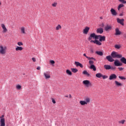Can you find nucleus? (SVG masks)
I'll use <instances>...</instances> for the list:
<instances>
[{
	"instance_id": "nucleus-1",
	"label": "nucleus",
	"mask_w": 126,
	"mask_h": 126,
	"mask_svg": "<svg viewBox=\"0 0 126 126\" xmlns=\"http://www.w3.org/2000/svg\"><path fill=\"white\" fill-rule=\"evenodd\" d=\"M6 51H7V47L4 45H0V55L1 56H4L6 54Z\"/></svg>"
},
{
	"instance_id": "nucleus-2",
	"label": "nucleus",
	"mask_w": 126,
	"mask_h": 126,
	"mask_svg": "<svg viewBox=\"0 0 126 126\" xmlns=\"http://www.w3.org/2000/svg\"><path fill=\"white\" fill-rule=\"evenodd\" d=\"M101 37V35H97L95 33H93L90 34V36L88 38L89 41H93L92 38H94V39H95V40L100 39V37Z\"/></svg>"
},
{
	"instance_id": "nucleus-3",
	"label": "nucleus",
	"mask_w": 126,
	"mask_h": 126,
	"mask_svg": "<svg viewBox=\"0 0 126 126\" xmlns=\"http://www.w3.org/2000/svg\"><path fill=\"white\" fill-rule=\"evenodd\" d=\"M111 56L113 59H121V58H123V55H122V54H119L118 52L115 51H113L111 53Z\"/></svg>"
},
{
	"instance_id": "nucleus-4",
	"label": "nucleus",
	"mask_w": 126,
	"mask_h": 126,
	"mask_svg": "<svg viewBox=\"0 0 126 126\" xmlns=\"http://www.w3.org/2000/svg\"><path fill=\"white\" fill-rule=\"evenodd\" d=\"M83 84L86 87H90L92 86V83H91L88 80H84L83 81Z\"/></svg>"
},
{
	"instance_id": "nucleus-5",
	"label": "nucleus",
	"mask_w": 126,
	"mask_h": 126,
	"mask_svg": "<svg viewBox=\"0 0 126 126\" xmlns=\"http://www.w3.org/2000/svg\"><path fill=\"white\" fill-rule=\"evenodd\" d=\"M112 29V27L110 25H106V26L104 27V30L106 31V32H110Z\"/></svg>"
},
{
	"instance_id": "nucleus-6",
	"label": "nucleus",
	"mask_w": 126,
	"mask_h": 126,
	"mask_svg": "<svg viewBox=\"0 0 126 126\" xmlns=\"http://www.w3.org/2000/svg\"><path fill=\"white\" fill-rule=\"evenodd\" d=\"M43 74L45 79H49L51 78V75H50V72L46 71L44 72Z\"/></svg>"
},
{
	"instance_id": "nucleus-7",
	"label": "nucleus",
	"mask_w": 126,
	"mask_h": 126,
	"mask_svg": "<svg viewBox=\"0 0 126 126\" xmlns=\"http://www.w3.org/2000/svg\"><path fill=\"white\" fill-rule=\"evenodd\" d=\"M91 43H94V44H96V45H98V46H101L102 45V43L100 42V40H98L97 39H95V40H91Z\"/></svg>"
},
{
	"instance_id": "nucleus-8",
	"label": "nucleus",
	"mask_w": 126,
	"mask_h": 126,
	"mask_svg": "<svg viewBox=\"0 0 126 126\" xmlns=\"http://www.w3.org/2000/svg\"><path fill=\"white\" fill-rule=\"evenodd\" d=\"M89 30H90V28L88 27H86L83 30V33L85 35H87L88 32H89Z\"/></svg>"
},
{
	"instance_id": "nucleus-9",
	"label": "nucleus",
	"mask_w": 126,
	"mask_h": 126,
	"mask_svg": "<svg viewBox=\"0 0 126 126\" xmlns=\"http://www.w3.org/2000/svg\"><path fill=\"white\" fill-rule=\"evenodd\" d=\"M106 59L108 62H110V63H113V62L115 61V60H114L111 55L106 56Z\"/></svg>"
},
{
	"instance_id": "nucleus-10",
	"label": "nucleus",
	"mask_w": 126,
	"mask_h": 126,
	"mask_svg": "<svg viewBox=\"0 0 126 126\" xmlns=\"http://www.w3.org/2000/svg\"><path fill=\"white\" fill-rule=\"evenodd\" d=\"M114 65L115 66H122L123 65V63H120V61H119V60H116L114 62Z\"/></svg>"
},
{
	"instance_id": "nucleus-11",
	"label": "nucleus",
	"mask_w": 126,
	"mask_h": 126,
	"mask_svg": "<svg viewBox=\"0 0 126 126\" xmlns=\"http://www.w3.org/2000/svg\"><path fill=\"white\" fill-rule=\"evenodd\" d=\"M111 13L113 16H117L118 15V12L114 8H111L110 10Z\"/></svg>"
},
{
	"instance_id": "nucleus-12",
	"label": "nucleus",
	"mask_w": 126,
	"mask_h": 126,
	"mask_svg": "<svg viewBox=\"0 0 126 126\" xmlns=\"http://www.w3.org/2000/svg\"><path fill=\"white\" fill-rule=\"evenodd\" d=\"M109 80H114V79H117V75L115 74H111L109 78Z\"/></svg>"
},
{
	"instance_id": "nucleus-13",
	"label": "nucleus",
	"mask_w": 126,
	"mask_h": 126,
	"mask_svg": "<svg viewBox=\"0 0 126 126\" xmlns=\"http://www.w3.org/2000/svg\"><path fill=\"white\" fill-rule=\"evenodd\" d=\"M117 21L118 23H119L120 24H121V25L124 26V21H125V19H120V18H117Z\"/></svg>"
},
{
	"instance_id": "nucleus-14",
	"label": "nucleus",
	"mask_w": 126,
	"mask_h": 126,
	"mask_svg": "<svg viewBox=\"0 0 126 126\" xmlns=\"http://www.w3.org/2000/svg\"><path fill=\"white\" fill-rule=\"evenodd\" d=\"M1 27L3 29V33H6V32H7V29H6V27H5V25H4V24H1Z\"/></svg>"
},
{
	"instance_id": "nucleus-15",
	"label": "nucleus",
	"mask_w": 126,
	"mask_h": 126,
	"mask_svg": "<svg viewBox=\"0 0 126 126\" xmlns=\"http://www.w3.org/2000/svg\"><path fill=\"white\" fill-rule=\"evenodd\" d=\"M104 32V30L102 28H99L96 30V32L102 34Z\"/></svg>"
},
{
	"instance_id": "nucleus-16",
	"label": "nucleus",
	"mask_w": 126,
	"mask_h": 126,
	"mask_svg": "<svg viewBox=\"0 0 126 126\" xmlns=\"http://www.w3.org/2000/svg\"><path fill=\"white\" fill-rule=\"evenodd\" d=\"M0 126H5L4 118H2L0 120Z\"/></svg>"
},
{
	"instance_id": "nucleus-17",
	"label": "nucleus",
	"mask_w": 126,
	"mask_h": 126,
	"mask_svg": "<svg viewBox=\"0 0 126 126\" xmlns=\"http://www.w3.org/2000/svg\"><path fill=\"white\" fill-rule=\"evenodd\" d=\"M20 31L22 34H26V32H25V27H21Z\"/></svg>"
},
{
	"instance_id": "nucleus-18",
	"label": "nucleus",
	"mask_w": 126,
	"mask_h": 126,
	"mask_svg": "<svg viewBox=\"0 0 126 126\" xmlns=\"http://www.w3.org/2000/svg\"><path fill=\"white\" fill-rule=\"evenodd\" d=\"M75 64L77 66H80V67H81V68L83 67V65L78 62H75Z\"/></svg>"
},
{
	"instance_id": "nucleus-19",
	"label": "nucleus",
	"mask_w": 126,
	"mask_h": 126,
	"mask_svg": "<svg viewBox=\"0 0 126 126\" xmlns=\"http://www.w3.org/2000/svg\"><path fill=\"white\" fill-rule=\"evenodd\" d=\"M103 41H106V36L100 35V37H99V41L102 42Z\"/></svg>"
},
{
	"instance_id": "nucleus-20",
	"label": "nucleus",
	"mask_w": 126,
	"mask_h": 126,
	"mask_svg": "<svg viewBox=\"0 0 126 126\" xmlns=\"http://www.w3.org/2000/svg\"><path fill=\"white\" fill-rule=\"evenodd\" d=\"M103 67L105 69H106V70L111 69V65H110L105 64L103 66Z\"/></svg>"
},
{
	"instance_id": "nucleus-21",
	"label": "nucleus",
	"mask_w": 126,
	"mask_h": 126,
	"mask_svg": "<svg viewBox=\"0 0 126 126\" xmlns=\"http://www.w3.org/2000/svg\"><path fill=\"white\" fill-rule=\"evenodd\" d=\"M115 35H121V31H120V30H119V28L115 29Z\"/></svg>"
},
{
	"instance_id": "nucleus-22",
	"label": "nucleus",
	"mask_w": 126,
	"mask_h": 126,
	"mask_svg": "<svg viewBox=\"0 0 126 126\" xmlns=\"http://www.w3.org/2000/svg\"><path fill=\"white\" fill-rule=\"evenodd\" d=\"M120 61L122 63L126 64V59L125 57H122V58L120 59Z\"/></svg>"
},
{
	"instance_id": "nucleus-23",
	"label": "nucleus",
	"mask_w": 126,
	"mask_h": 126,
	"mask_svg": "<svg viewBox=\"0 0 126 126\" xmlns=\"http://www.w3.org/2000/svg\"><path fill=\"white\" fill-rule=\"evenodd\" d=\"M82 74L84 75H86V76L89 77L90 76V74L87 72V70H84L82 72Z\"/></svg>"
},
{
	"instance_id": "nucleus-24",
	"label": "nucleus",
	"mask_w": 126,
	"mask_h": 126,
	"mask_svg": "<svg viewBox=\"0 0 126 126\" xmlns=\"http://www.w3.org/2000/svg\"><path fill=\"white\" fill-rule=\"evenodd\" d=\"M15 50L17 52H18V51H23V48L22 47H20V46H17L15 48Z\"/></svg>"
},
{
	"instance_id": "nucleus-25",
	"label": "nucleus",
	"mask_w": 126,
	"mask_h": 126,
	"mask_svg": "<svg viewBox=\"0 0 126 126\" xmlns=\"http://www.w3.org/2000/svg\"><path fill=\"white\" fill-rule=\"evenodd\" d=\"M79 103L82 106H84L85 105H87V103L86 102H85V101H84V100H81L79 101Z\"/></svg>"
},
{
	"instance_id": "nucleus-26",
	"label": "nucleus",
	"mask_w": 126,
	"mask_h": 126,
	"mask_svg": "<svg viewBox=\"0 0 126 126\" xmlns=\"http://www.w3.org/2000/svg\"><path fill=\"white\" fill-rule=\"evenodd\" d=\"M96 77H97V78H101L103 76V74H102L101 73H98L95 74Z\"/></svg>"
},
{
	"instance_id": "nucleus-27",
	"label": "nucleus",
	"mask_w": 126,
	"mask_h": 126,
	"mask_svg": "<svg viewBox=\"0 0 126 126\" xmlns=\"http://www.w3.org/2000/svg\"><path fill=\"white\" fill-rule=\"evenodd\" d=\"M115 83L116 86H123V84L119 82L118 81H115Z\"/></svg>"
},
{
	"instance_id": "nucleus-28",
	"label": "nucleus",
	"mask_w": 126,
	"mask_h": 126,
	"mask_svg": "<svg viewBox=\"0 0 126 126\" xmlns=\"http://www.w3.org/2000/svg\"><path fill=\"white\" fill-rule=\"evenodd\" d=\"M91 69H93L94 71H96V67L94 65H91L90 67Z\"/></svg>"
},
{
	"instance_id": "nucleus-29",
	"label": "nucleus",
	"mask_w": 126,
	"mask_h": 126,
	"mask_svg": "<svg viewBox=\"0 0 126 126\" xmlns=\"http://www.w3.org/2000/svg\"><path fill=\"white\" fill-rule=\"evenodd\" d=\"M71 70L74 73H76L77 71H78V69L75 68H73L71 69Z\"/></svg>"
},
{
	"instance_id": "nucleus-30",
	"label": "nucleus",
	"mask_w": 126,
	"mask_h": 126,
	"mask_svg": "<svg viewBox=\"0 0 126 126\" xmlns=\"http://www.w3.org/2000/svg\"><path fill=\"white\" fill-rule=\"evenodd\" d=\"M95 54H96L98 56H103V52L102 51H96L95 52Z\"/></svg>"
},
{
	"instance_id": "nucleus-31",
	"label": "nucleus",
	"mask_w": 126,
	"mask_h": 126,
	"mask_svg": "<svg viewBox=\"0 0 126 126\" xmlns=\"http://www.w3.org/2000/svg\"><path fill=\"white\" fill-rule=\"evenodd\" d=\"M66 73H67V74H68V75H72V73L69 69H67L66 70Z\"/></svg>"
},
{
	"instance_id": "nucleus-32",
	"label": "nucleus",
	"mask_w": 126,
	"mask_h": 126,
	"mask_svg": "<svg viewBox=\"0 0 126 126\" xmlns=\"http://www.w3.org/2000/svg\"><path fill=\"white\" fill-rule=\"evenodd\" d=\"M126 123V120H122L118 121V124H121V125H124Z\"/></svg>"
},
{
	"instance_id": "nucleus-33",
	"label": "nucleus",
	"mask_w": 126,
	"mask_h": 126,
	"mask_svg": "<svg viewBox=\"0 0 126 126\" xmlns=\"http://www.w3.org/2000/svg\"><path fill=\"white\" fill-rule=\"evenodd\" d=\"M124 6H125L124 4H120L118 7V10H120L121 8H122V7H124Z\"/></svg>"
},
{
	"instance_id": "nucleus-34",
	"label": "nucleus",
	"mask_w": 126,
	"mask_h": 126,
	"mask_svg": "<svg viewBox=\"0 0 126 126\" xmlns=\"http://www.w3.org/2000/svg\"><path fill=\"white\" fill-rule=\"evenodd\" d=\"M85 102L87 103V104L90 103V98L86 97L85 99Z\"/></svg>"
},
{
	"instance_id": "nucleus-35",
	"label": "nucleus",
	"mask_w": 126,
	"mask_h": 126,
	"mask_svg": "<svg viewBox=\"0 0 126 126\" xmlns=\"http://www.w3.org/2000/svg\"><path fill=\"white\" fill-rule=\"evenodd\" d=\"M16 88L17 90H20V89H21V86L20 85H17L16 86Z\"/></svg>"
},
{
	"instance_id": "nucleus-36",
	"label": "nucleus",
	"mask_w": 126,
	"mask_h": 126,
	"mask_svg": "<svg viewBox=\"0 0 126 126\" xmlns=\"http://www.w3.org/2000/svg\"><path fill=\"white\" fill-rule=\"evenodd\" d=\"M89 63L90 64V65H93L94 64V61L92 60H90L89 61Z\"/></svg>"
},
{
	"instance_id": "nucleus-37",
	"label": "nucleus",
	"mask_w": 126,
	"mask_h": 126,
	"mask_svg": "<svg viewBox=\"0 0 126 126\" xmlns=\"http://www.w3.org/2000/svg\"><path fill=\"white\" fill-rule=\"evenodd\" d=\"M60 29H62V26H61V25H59L56 27V30L58 31L60 30Z\"/></svg>"
},
{
	"instance_id": "nucleus-38",
	"label": "nucleus",
	"mask_w": 126,
	"mask_h": 126,
	"mask_svg": "<svg viewBox=\"0 0 126 126\" xmlns=\"http://www.w3.org/2000/svg\"><path fill=\"white\" fill-rule=\"evenodd\" d=\"M118 77H119V78H120V79H121V80H126V78L125 77H123V76H119Z\"/></svg>"
},
{
	"instance_id": "nucleus-39",
	"label": "nucleus",
	"mask_w": 126,
	"mask_h": 126,
	"mask_svg": "<svg viewBox=\"0 0 126 126\" xmlns=\"http://www.w3.org/2000/svg\"><path fill=\"white\" fill-rule=\"evenodd\" d=\"M17 45L20 47L21 46H23V43L22 42H17Z\"/></svg>"
},
{
	"instance_id": "nucleus-40",
	"label": "nucleus",
	"mask_w": 126,
	"mask_h": 126,
	"mask_svg": "<svg viewBox=\"0 0 126 126\" xmlns=\"http://www.w3.org/2000/svg\"><path fill=\"white\" fill-rule=\"evenodd\" d=\"M87 59H88V60H93V61H96V59L93 57H87Z\"/></svg>"
},
{
	"instance_id": "nucleus-41",
	"label": "nucleus",
	"mask_w": 126,
	"mask_h": 126,
	"mask_svg": "<svg viewBox=\"0 0 126 126\" xmlns=\"http://www.w3.org/2000/svg\"><path fill=\"white\" fill-rule=\"evenodd\" d=\"M57 5H58V3L57 2H54L52 4V6H53V7H56Z\"/></svg>"
},
{
	"instance_id": "nucleus-42",
	"label": "nucleus",
	"mask_w": 126,
	"mask_h": 126,
	"mask_svg": "<svg viewBox=\"0 0 126 126\" xmlns=\"http://www.w3.org/2000/svg\"><path fill=\"white\" fill-rule=\"evenodd\" d=\"M121 3H126V1L125 0H118Z\"/></svg>"
},
{
	"instance_id": "nucleus-43",
	"label": "nucleus",
	"mask_w": 126,
	"mask_h": 126,
	"mask_svg": "<svg viewBox=\"0 0 126 126\" xmlns=\"http://www.w3.org/2000/svg\"><path fill=\"white\" fill-rule=\"evenodd\" d=\"M115 48L116 49H120L121 48V45L116 44L115 45Z\"/></svg>"
},
{
	"instance_id": "nucleus-44",
	"label": "nucleus",
	"mask_w": 126,
	"mask_h": 126,
	"mask_svg": "<svg viewBox=\"0 0 126 126\" xmlns=\"http://www.w3.org/2000/svg\"><path fill=\"white\" fill-rule=\"evenodd\" d=\"M101 77H102L103 79H106L108 78V76L102 75V76Z\"/></svg>"
},
{
	"instance_id": "nucleus-45",
	"label": "nucleus",
	"mask_w": 126,
	"mask_h": 126,
	"mask_svg": "<svg viewBox=\"0 0 126 126\" xmlns=\"http://www.w3.org/2000/svg\"><path fill=\"white\" fill-rule=\"evenodd\" d=\"M112 70L115 71L116 70V67L115 66H111V69Z\"/></svg>"
},
{
	"instance_id": "nucleus-46",
	"label": "nucleus",
	"mask_w": 126,
	"mask_h": 126,
	"mask_svg": "<svg viewBox=\"0 0 126 126\" xmlns=\"http://www.w3.org/2000/svg\"><path fill=\"white\" fill-rule=\"evenodd\" d=\"M52 100V103H53V104H56V100H55V99H54V98H51Z\"/></svg>"
},
{
	"instance_id": "nucleus-47",
	"label": "nucleus",
	"mask_w": 126,
	"mask_h": 126,
	"mask_svg": "<svg viewBox=\"0 0 126 126\" xmlns=\"http://www.w3.org/2000/svg\"><path fill=\"white\" fill-rule=\"evenodd\" d=\"M50 63L51 64H55V61L53 60H50Z\"/></svg>"
},
{
	"instance_id": "nucleus-48",
	"label": "nucleus",
	"mask_w": 126,
	"mask_h": 126,
	"mask_svg": "<svg viewBox=\"0 0 126 126\" xmlns=\"http://www.w3.org/2000/svg\"><path fill=\"white\" fill-rule=\"evenodd\" d=\"M118 69H119L120 71H122V70H124V67H118Z\"/></svg>"
},
{
	"instance_id": "nucleus-49",
	"label": "nucleus",
	"mask_w": 126,
	"mask_h": 126,
	"mask_svg": "<svg viewBox=\"0 0 126 126\" xmlns=\"http://www.w3.org/2000/svg\"><path fill=\"white\" fill-rule=\"evenodd\" d=\"M32 62H33V63H35L36 62V58H32Z\"/></svg>"
},
{
	"instance_id": "nucleus-50",
	"label": "nucleus",
	"mask_w": 126,
	"mask_h": 126,
	"mask_svg": "<svg viewBox=\"0 0 126 126\" xmlns=\"http://www.w3.org/2000/svg\"><path fill=\"white\" fill-rule=\"evenodd\" d=\"M36 69H37V70H40V69H41V67L38 66V67L36 68Z\"/></svg>"
},
{
	"instance_id": "nucleus-51",
	"label": "nucleus",
	"mask_w": 126,
	"mask_h": 126,
	"mask_svg": "<svg viewBox=\"0 0 126 126\" xmlns=\"http://www.w3.org/2000/svg\"><path fill=\"white\" fill-rule=\"evenodd\" d=\"M104 24L102 23L100 25V27H104Z\"/></svg>"
},
{
	"instance_id": "nucleus-52",
	"label": "nucleus",
	"mask_w": 126,
	"mask_h": 126,
	"mask_svg": "<svg viewBox=\"0 0 126 126\" xmlns=\"http://www.w3.org/2000/svg\"><path fill=\"white\" fill-rule=\"evenodd\" d=\"M83 56L85 57L87 59V58H89L88 57H87V56H86V54H85V53L83 54Z\"/></svg>"
},
{
	"instance_id": "nucleus-53",
	"label": "nucleus",
	"mask_w": 126,
	"mask_h": 126,
	"mask_svg": "<svg viewBox=\"0 0 126 126\" xmlns=\"http://www.w3.org/2000/svg\"><path fill=\"white\" fill-rule=\"evenodd\" d=\"M4 117V115H2L1 117H0V119H3Z\"/></svg>"
},
{
	"instance_id": "nucleus-54",
	"label": "nucleus",
	"mask_w": 126,
	"mask_h": 126,
	"mask_svg": "<svg viewBox=\"0 0 126 126\" xmlns=\"http://www.w3.org/2000/svg\"><path fill=\"white\" fill-rule=\"evenodd\" d=\"M124 15V14L123 13H121L120 14V16H123Z\"/></svg>"
},
{
	"instance_id": "nucleus-55",
	"label": "nucleus",
	"mask_w": 126,
	"mask_h": 126,
	"mask_svg": "<svg viewBox=\"0 0 126 126\" xmlns=\"http://www.w3.org/2000/svg\"><path fill=\"white\" fill-rule=\"evenodd\" d=\"M72 96H71V94H69V98H71Z\"/></svg>"
},
{
	"instance_id": "nucleus-56",
	"label": "nucleus",
	"mask_w": 126,
	"mask_h": 126,
	"mask_svg": "<svg viewBox=\"0 0 126 126\" xmlns=\"http://www.w3.org/2000/svg\"><path fill=\"white\" fill-rule=\"evenodd\" d=\"M100 19H103V17H100Z\"/></svg>"
},
{
	"instance_id": "nucleus-57",
	"label": "nucleus",
	"mask_w": 126,
	"mask_h": 126,
	"mask_svg": "<svg viewBox=\"0 0 126 126\" xmlns=\"http://www.w3.org/2000/svg\"><path fill=\"white\" fill-rule=\"evenodd\" d=\"M65 97H66V98L68 97V95H65Z\"/></svg>"
},
{
	"instance_id": "nucleus-58",
	"label": "nucleus",
	"mask_w": 126,
	"mask_h": 126,
	"mask_svg": "<svg viewBox=\"0 0 126 126\" xmlns=\"http://www.w3.org/2000/svg\"><path fill=\"white\" fill-rule=\"evenodd\" d=\"M23 75H25V73H24V74H23Z\"/></svg>"
}]
</instances>
